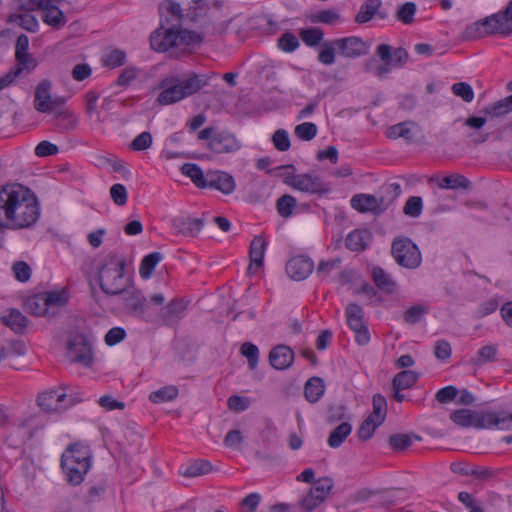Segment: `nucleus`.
<instances>
[{"label":"nucleus","mask_w":512,"mask_h":512,"mask_svg":"<svg viewBox=\"0 0 512 512\" xmlns=\"http://www.w3.org/2000/svg\"><path fill=\"white\" fill-rule=\"evenodd\" d=\"M209 78L205 74L194 72L169 74L159 82L161 92L157 97L160 105L179 102L199 92L208 85Z\"/></svg>","instance_id":"obj_1"},{"label":"nucleus","mask_w":512,"mask_h":512,"mask_svg":"<svg viewBox=\"0 0 512 512\" xmlns=\"http://www.w3.org/2000/svg\"><path fill=\"white\" fill-rule=\"evenodd\" d=\"M16 190L13 202L8 205L11 209L4 225L11 230L31 228L40 217L37 197L29 188L21 184Z\"/></svg>","instance_id":"obj_2"},{"label":"nucleus","mask_w":512,"mask_h":512,"mask_svg":"<svg viewBox=\"0 0 512 512\" xmlns=\"http://www.w3.org/2000/svg\"><path fill=\"white\" fill-rule=\"evenodd\" d=\"M125 259L116 254H108L99 264L98 281L101 290L107 295L123 294L131 286V280L124 275Z\"/></svg>","instance_id":"obj_3"},{"label":"nucleus","mask_w":512,"mask_h":512,"mask_svg":"<svg viewBox=\"0 0 512 512\" xmlns=\"http://www.w3.org/2000/svg\"><path fill=\"white\" fill-rule=\"evenodd\" d=\"M488 35L508 37L512 35V0L497 13L486 16L471 25L464 31L465 39H477Z\"/></svg>","instance_id":"obj_4"},{"label":"nucleus","mask_w":512,"mask_h":512,"mask_svg":"<svg viewBox=\"0 0 512 512\" xmlns=\"http://www.w3.org/2000/svg\"><path fill=\"white\" fill-rule=\"evenodd\" d=\"M61 466L66 472L67 481L79 485L90 468V453L87 447L72 444L61 457Z\"/></svg>","instance_id":"obj_5"},{"label":"nucleus","mask_w":512,"mask_h":512,"mask_svg":"<svg viewBox=\"0 0 512 512\" xmlns=\"http://www.w3.org/2000/svg\"><path fill=\"white\" fill-rule=\"evenodd\" d=\"M391 254L398 265L407 269H416L422 262L418 246L406 236H398L393 239Z\"/></svg>","instance_id":"obj_6"},{"label":"nucleus","mask_w":512,"mask_h":512,"mask_svg":"<svg viewBox=\"0 0 512 512\" xmlns=\"http://www.w3.org/2000/svg\"><path fill=\"white\" fill-rule=\"evenodd\" d=\"M80 401V397L67 394L64 387L46 390L37 396L38 406L48 413L66 410Z\"/></svg>","instance_id":"obj_7"},{"label":"nucleus","mask_w":512,"mask_h":512,"mask_svg":"<svg viewBox=\"0 0 512 512\" xmlns=\"http://www.w3.org/2000/svg\"><path fill=\"white\" fill-rule=\"evenodd\" d=\"M66 356L73 363L81 364L84 367H91L93 354L88 338L82 334H77L70 338L67 342Z\"/></svg>","instance_id":"obj_8"},{"label":"nucleus","mask_w":512,"mask_h":512,"mask_svg":"<svg viewBox=\"0 0 512 512\" xmlns=\"http://www.w3.org/2000/svg\"><path fill=\"white\" fill-rule=\"evenodd\" d=\"M285 182L293 188L311 194H325L330 188L320 177L310 173L287 176Z\"/></svg>","instance_id":"obj_9"},{"label":"nucleus","mask_w":512,"mask_h":512,"mask_svg":"<svg viewBox=\"0 0 512 512\" xmlns=\"http://www.w3.org/2000/svg\"><path fill=\"white\" fill-rule=\"evenodd\" d=\"M51 87L52 85L49 80H43L37 85L34 96V108L36 111L48 113L63 105V98H52Z\"/></svg>","instance_id":"obj_10"},{"label":"nucleus","mask_w":512,"mask_h":512,"mask_svg":"<svg viewBox=\"0 0 512 512\" xmlns=\"http://www.w3.org/2000/svg\"><path fill=\"white\" fill-rule=\"evenodd\" d=\"M363 310L355 304H349L346 308L347 323L351 330L355 333V340L359 345H366L370 341V334L367 326L363 321Z\"/></svg>","instance_id":"obj_11"},{"label":"nucleus","mask_w":512,"mask_h":512,"mask_svg":"<svg viewBox=\"0 0 512 512\" xmlns=\"http://www.w3.org/2000/svg\"><path fill=\"white\" fill-rule=\"evenodd\" d=\"M351 207L360 213L379 215L389 207L386 197H376L371 194H356L351 198Z\"/></svg>","instance_id":"obj_12"},{"label":"nucleus","mask_w":512,"mask_h":512,"mask_svg":"<svg viewBox=\"0 0 512 512\" xmlns=\"http://www.w3.org/2000/svg\"><path fill=\"white\" fill-rule=\"evenodd\" d=\"M177 27L176 25L165 27L162 23L161 27L150 36L151 48L156 51L165 52L172 47L178 46Z\"/></svg>","instance_id":"obj_13"},{"label":"nucleus","mask_w":512,"mask_h":512,"mask_svg":"<svg viewBox=\"0 0 512 512\" xmlns=\"http://www.w3.org/2000/svg\"><path fill=\"white\" fill-rule=\"evenodd\" d=\"M338 53L345 58H358L366 55L369 45L360 37L350 36L335 39Z\"/></svg>","instance_id":"obj_14"},{"label":"nucleus","mask_w":512,"mask_h":512,"mask_svg":"<svg viewBox=\"0 0 512 512\" xmlns=\"http://www.w3.org/2000/svg\"><path fill=\"white\" fill-rule=\"evenodd\" d=\"M206 188L216 189L225 195L232 194L236 188L233 176L224 171H208Z\"/></svg>","instance_id":"obj_15"},{"label":"nucleus","mask_w":512,"mask_h":512,"mask_svg":"<svg viewBox=\"0 0 512 512\" xmlns=\"http://www.w3.org/2000/svg\"><path fill=\"white\" fill-rule=\"evenodd\" d=\"M313 268V261L305 256L293 257L286 264L287 274L297 281L307 278L312 273Z\"/></svg>","instance_id":"obj_16"},{"label":"nucleus","mask_w":512,"mask_h":512,"mask_svg":"<svg viewBox=\"0 0 512 512\" xmlns=\"http://www.w3.org/2000/svg\"><path fill=\"white\" fill-rule=\"evenodd\" d=\"M208 148L218 154L235 152L240 145L232 134L228 132H217L207 143Z\"/></svg>","instance_id":"obj_17"},{"label":"nucleus","mask_w":512,"mask_h":512,"mask_svg":"<svg viewBox=\"0 0 512 512\" xmlns=\"http://www.w3.org/2000/svg\"><path fill=\"white\" fill-rule=\"evenodd\" d=\"M187 303L183 299H174L161 309L160 319L168 326L176 325L184 316Z\"/></svg>","instance_id":"obj_18"},{"label":"nucleus","mask_w":512,"mask_h":512,"mask_svg":"<svg viewBox=\"0 0 512 512\" xmlns=\"http://www.w3.org/2000/svg\"><path fill=\"white\" fill-rule=\"evenodd\" d=\"M204 225V218L176 217L172 220V226L177 234L186 237H195Z\"/></svg>","instance_id":"obj_19"},{"label":"nucleus","mask_w":512,"mask_h":512,"mask_svg":"<svg viewBox=\"0 0 512 512\" xmlns=\"http://www.w3.org/2000/svg\"><path fill=\"white\" fill-rule=\"evenodd\" d=\"M486 412H473L468 409H460L452 412L450 414V419L458 426L461 427H475V428H484L486 426H482V417H484Z\"/></svg>","instance_id":"obj_20"},{"label":"nucleus","mask_w":512,"mask_h":512,"mask_svg":"<svg viewBox=\"0 0 512 512\" xmlns=\"http://www.w3.org/2000/svg\"><path fill=\"white\" fill-rule=\"evenodd\" d=\"M293 361L294 352L286 345H278L269 353V362L274 369L285 370L292 365Z\"/></svg>","instance_id":"obj_21"},{"label":"nucleus","mask_w":512,"mask_h":512,"mask_svg":"<svg viewBox=\"0 0 512 512\" xmlns=\"http://www.w3.org/2000/svg\"><path fill=\"white\" fill-rule=\"evenodd\" d=\"M267 243L262 236H255L250 244V264L249 273H256L263 265V259L266 251Z\"/></svg>","instance_id":"obj_22"},{"label":"nucleus","mask_w":512,"mask_h":512,"mask_svg":"<svg viewBox=\"0 0 512 512\" xmlns=\"http://www.w3.org/2000/svg\"><path fill=\"white\" fill-rule=\"evenodd\" d=\"M42 20L45 24L54 29H61L65 26L67 19L62 10L53 4V0H47L46 7H42Z\"/></svg>","instance_id":"obj_23"},{"label":"nucleus","mask_w":512,"mask_h":512,"mask_svg":"<svg viewBox=\"0 0 512 512\" xmlns=\"http://www.w3.org/2000/svg\"><path fill=\"white\" fill-rule=\"evenodd\" d=\"M18 186L19 184H7L0 187V226H5L11 209L8 205L13 202Z\"/></svg>","instance_id":"obj_24"},{"label":"nucleus","mask_w":512,"mask_h":512,"mask_svg":"<svg viewBox=\"0 0 512 512\" xmlns=\"http://www.w3.org/2000/svg\"><path fill=\"white\" fill-rule=\"evenodd\" d=\"M482 421L485 422L482 426H486V429L495 426L500 430L512 431V413L486 412Z\"/></svg>","instance_id":"obj_25"},{"label":"nucleus","mask_w":512,"mask_h":512,"mask_svg":"<svg viewBox=\"0 0 512 512\" xmlns=\"http://www.w3.org/2000/svg\"><path fill=\"white\" fill-rule=\"evenodd\" d=\"M27 312L41 317H53L56 311H49L42 292L29 297L25 302Z\"/></svg>","instance_id":"obj_26"},{"label":"nucleus","mask_w":512,"mask_h":512,"mask_svg":"<svg viewBox=\"0 0 512 512\" xmlns=\"http://www.w3.org/2000/svg\"><path fill=\"white\" fill-rule=\"evenodd\" d=\"M410 126H414L413 122H401L390 126L385 134L390 139L403 138L406 142L412 143L417 141V137Z\"/></svg>","instance_id":"obj_27"},{"label":"nucleus","mask_w":512,"mask_h":512,"mask_svg":"<svg viewBox=\"0 0 512 512\" xmlns=\"http://www.w3.org/2000/svg\"><path fill=\"white\" fill-rule=\"evenodd\" d=\"M370 238L371 234L367 230L356 229L347 235L345 244L349 250L359 252L367 248Z\"/></svg>","instance_id":"obj_28"},{"label":"nucleus","mask_w":512,"mask_h":512,"mask_svg":"<svg viewBox=\"0 0 512 512\" xmlns=\"http://www.w3.org/2000/svg\"><path fill=\"white\" fill-rule=\"evenodd\" d=\"M49 311L64 307L70 298L66 288L42 292Z\"/></svg>","instance_id":"obj_29"},{"label":"nucleus","mask_w":512,"mask_h":512,"mask_svg":"<svg viewBox=\"0 0 512 512\" xmlns=\"http://www.w3.org/2000/svg\"><path fill=\"white\" fill-rule=\"evenodd\" d=\"M325 385L320 377L310 378L304 387V395L308 402L316 403L323 396Z\"/></svg>","instance_id":"obj_30"},{"label":"nucleus","mask_w":512,"mask_h":512,"mask_svg":"<svg viewBox=\"0 0 512 512\" xmlns=\"http://www.w3.org/2000/svg\"><path fill=\"white\" fill-rule=\"evenodd\" d=\"M124 294L125 307L130 313L141 314L144 312L145 298L141 292L137 290H129L127 288Z\"/></svg>","instance_id":"obj_31"},{"label":"nucleus","mask_w":512,"mask_h":512,"mask_svg":"<svg viewBox=\"0 0 512 512\" xmlns=\"http://www.w3.org/2000/svg\"><path fill=\"white\" fill-rule=\"evenodd\" d=\"M437 185L441 189H469L471 187V182L466 177L461 174H450L437 182Z\"/></svg>","instance_id":"obj_32"},{"label":"nucleus","mask_w":512,"mask_h":512,"mask_svg":"<svg viewBox=\"0 0 512 512\" xmlns=\"http://www.w3.org/2000/svg\"><path fill=\"white\" fill-rule=\"evenodd\" d=\"M1 320L16 333H23L28 325V319L18 309H10L8 316Z\"/></svg>","instance_id":"obj_33"},{"label":"nucleus","mask_w":512,"mask_h":512,"mask_svg":"<svg viewBox=\"0 0 512 512\" xmlns=\"http://www.w3.org/2000/svg\"><path fill=\"white\" fill-rule=\"evenodd\" d=\"M381 4V0H366L355 16V22L358 24L369 22L377 14Z\"/></svg>","instance_id":"obj_34"},{"label":"nucleus","mask_w":512,"mask_h":512,"mask_svg":"<svg viewBox=\"0 0 512 512\" xmlns=\"http://www.w3.org/2000/svg\"><path fill=\"white\" fill-rule=\"evenodd\" d=\"M181 172L189 177L196 187L206 188L207 173L204 174L202 169L194 163H185L181 166Z\"/></svg>","instance_id":"obj_35"},{"label":"nucleus","mask_w":512,"mask_h":512,"mask_svg":"<svg viewBox=\"0 0 512 512\" xmlns=\"http://www.w3.org/2000/svg\"><path fill=\"white\" fill-rule=\"evenodd\" d=\"M334 487V481L331 477H322L314 482V486L310 488L309 493L321 503L325 501Z\"/></svg>","instance_id":"obj_36"},{"label":"nucleus","mask_w":512,"mask_h":512,"mask_svg":"<svg viewBox=\"0 0 512 512\" xmlns=\"http://www.w3.org/2000/svg\"><path fill=\"white\" fill-rule=\"evenodd\" d=\"M352 426L349 422H342L334 428L328 439L327 443L331 448H338L342 445L345 439L351 434Z\"/></svg>","instance_id":"obj_37"},{"label":"nucleus","mask_w":512,"mask_h":512,"mask_svg":"<svg viewBox=\"0 0 512 512\" xmlns=\"http://www.w3.org/2000/svg\"><path fill=\"white\" fill-rule=\"evenodd\" d=\"M418 380V374L412 370H404L395 375L392 381L393 389L405 390L413 387Z\"/></svg>","instance_id":"obj_38"},{"label":"nucleus","mask_w":512,"mask_h":512,"mask_svg":"<svg viewBox=\"0 0 512 512\" xmlns=\"http://www.w3.org/2000/svg\"><path fill=\"white\" fill-rule=\"evenodd\" d=\"M7 21L9 23H15L21 26L23 29L29 31V32H36L39 27V23L37 18L34 15H31L29 13H22L17 14L13 13L10 14Z\"/></svg>","instance_id":"obj_39"},{"label":"nucleus","mask_w":512,"mask_h":512,"mask_svg":"<svg viewBox=\"0 0 512 512\" xmlns=\"http://www.w3.org/2000/svg\"><path fill=\"white\" fill-rule=\"evenodd\" d=\"M376 286L386 293H393L396 283L382 268L375 267L372 271Z\"/></svg>","instance_id":"obj_40"},{"label":"nucleus","mask_w":512,"mask_h":512,"mask_svg":"<svg viewBox=\"0 0 512 512\" xmlns=\"http://www.w3.org/2000/svg\"><path fill=\"white\" fill-rule=\"evenodd\" d=\"M16 65L10 70L15 73L16 77H19L23 72L30 73L32 72L36 66L37 61L35 58L31 56L29 53L15 55Z\"/></svg>","instance_id":"obj_41"},{"label":"nucleus","mask_w":512,"mask_h":512,"mask_svg":"<svg viewBox=\"0 0 512 512\" xmlns=\"http://www.w3.org/2000/svg\"><path fill=\"white\" fill-rule=\"evenodd\" d=\"M162 260L160 252H152L145 256L140 264L139 273L143 279H149L152 276L156 265Z\"/></svg>","instance_id":"obj_42"},{"label":"nucleus","mask_w":512,"mask_h":512,"mask_svg":"<svg viewBox=\"0 0 512 512\" xmlns=\"http://www.w3.org/2000/svg\"><path fill=\"white\" fill-rule=\"evenodd\" d=\"M126 62V53L125 51L115 48L107 51L103 58H102V64L103 66L115 69L117 67H121Z\"/></svg>","instance_id":"obj_43"},{"label":"nucleus","mask_w":512,"mask_h":512,"mask_svg":"<svg viewBox=\"0 0 512 512\" xmlns=\"http://www.w3.org/2000/svg\"><path fill=\"white\" fill-rule=\"evenodd\" d=\"M486 114L492 117H500L512 111V94L505 97L493 104L487 106L483 110Z\"/></svg>","instance_id":"obj_44"},{"label":"nucleus","mask_w":512,"mask_h":512,"mask_svg":"<svg viewBox=\"0 0 512 512\" xmlns=\"http://www.w3.org/2000/svg\"><path fill=\"white\" fill-rule=\"evenodd\" d=\"M387 414V402L381 394L373 396V412L368 416L377 424H382Z\"/></svg>","instance_id":"obj_45"},{"label":"nucleus","mask_w":512,"mask_h":512,"mask_svg":"<svg viewBox=\"0 0 512 512\" xmlns=\"http://www.w3.org/2000/svg\"><path fill=\"white\" fill-rule=\"evenodd\" d=\"M336 51L338 48L335 40L326 41L321 44V50L318 54V61L324 65H332L335 63Z\"/></svg>","instance_id":"obj_46"},{"label":"nucleus","mask_w":512,"mask_h":512,"mask_svg":"<svg viewBox=\"0 0 512 512\" xmlns=\"http://www.w3.org/2000/svg\"><path fill=\"white\" fill-rule=\"evenodd\" d=\"M159 10L161 14L166 13L171 16L172 20L175 21L174 25L180 26L183 14L179 3L172 0H165L160 4Z\"/></svg>","instance_id":"obj_47"},{"label":"nucleus","mask_w":512,"mask_h":512,"mask_svg":"<svg viewBox=\"0 0 512 512\" xmlns=\"http://www.w3.org/2000/svg\"><path fill=\"white\" fill-rule=\"evenodd\" d=\"M178 395V388L170 385L160 388L149 395L150 401L153 403H163L175 399Z\"/></svg>","instance_id":"obj_48"},{"label":"nucleus","mask_w":512,"mask_h":512,"mask_svg":"<svg viewBox=\"0 0 512 512\" xmlns=\"http://www.w3.org/2000/svg\"><path fill=\"white\" fill-rule=\"evenodd\" d=\"M341 259L335 258L327 261H321L317 267L316 273L322 279L328 278L333 271H338L341 276L344 275L343 272L340 271L341 268Z\"/></svg>","instance_id":"obj_49"},{"label":"nucleus","mask_w":512,"mask_h":512,"mask_svg":"<svg viewBox=\"0 0 512 512\" xmlns=\"http://www.w3.org/2000/svg\"><path fill=\"white\" fill-rule=\"evenodd\" d=\"M99 94L94 91H89L85 95V112L90 118H94L97 123H102L100 113L97 111V101Z\"/></svg>","instance_id":"obj_50"},{"label":"nucleus","mask_w":512,"mask_h":512,"mask_svg":"<svg viewBox=\"0 0 512 512\" xmlns=\"http://www.w3.org/2000/svg\"><path fill=\"white\" fill-rule=\"evenodd\" d=\"M496 355L497 347L495 345H486L477 352V355L475 358H473L472 363L480 366L494 361L496 359Z\"/></svg>","instance_id":"obj_51"},{"label":"nucleus","mask_w":512,"mask_h":512,"mask_svg":"<svg viewBox=\"0 0 512 512\" xmlns=\"http://www.w3.org/2000/svg\"><path fill=\"white\" fill-rule=\"evenodd\" d=\"M212 471V465L207 460H198L189 465L183 475L187 477H197L208 474Z\"/></svg>","instance_id":"obj_52"},{"label":"nucleus","mask_w":512,"mask_h":512,"mask_svg":"<svg viewBox=\"0 0 512 512\" xmlns=\"http://www.w3.org/2000/svg\"><path fill=\"white\" fill-rule=\"evenodd\" d=\"M2 358L9 356H23L26 353V346L20 340L8 342L0 348Z\"/></svg>","instance_id":"obj_53"},{"label":"nucleus","mask_w":512,"mask_h":512,"mask_svg":"<svg viewBox=\"0 0 512 512\" xmlns=\"http://www.w3.org/2000/svg\"><path fill=\"white\" fill-rule=\"evenodd\" d=\"M300 36L307 46L313 47L321 43L324 33L319 28H308L302 30Z\"/></svg>","instance_id":"obj_54"},{"label":"nucleus","mask_w":512,"mask_h":512,"mask_svg":"<svg viewBox=\"0 0 512 512\" xmlns=\"http://www.w3.org/2000/svg\"><path fill=\"white\" fill-rule=\"evenodd\" d=\"M317 131V126L312 122L301 123L294 129L295 135L303 141L312 140L316 136Z\"/></svg>","instance_id":"obj_55"},{"label":"nucleus","mask_w":512,"mask_h":512,"mask_svg":"<svg viewBox=\"0 0 512 512\" xmlns=\"http://www.w3.org/2000/svg\"><path fill=\"white\" fill-rule=\"evenodd\" d=\"M241 354L248 360L249 368L254 370L257 367L259 359V349L256 345L250 342H245L241 346Z\"/></svg>","instance_id":"obj_56"},{"label":"nucleus","mask_w":512,"mask_h":512,"mask_svg":"<svg viewBox=\"0 0 512 512\" xmlns=\"http://www.w3.org/2000/svg\"><path fill=\"white\" fill-rule=\"evenodd\" d=\"M453 94L463 101L470 103L474 99V91L470 84L467 82H457L451 87Z\"/></svg>","instance_id":"obj_57"},{"label":"nucleus","mask_w":512,"mask_h":512,"mask_svg":"<svg viewBox=\"0 0 512 512\" xmlns=\"http://www.w3.org/2000/svg\"><path fill=\"white\" fill-rule=\"evenodd\" d=\"M416 4L414 2H406L398 8L396 17L397 20L404 24H410L414 20L416 13Z\"/></svg>","instance_id":"obj_58"},{"label":"nucleus","mask_w":512,"mask_h":512,"mask_svg":"<svg viewBox=\"0 0 512 512\" xmlns=\"http://www.w3.org/2000/svg\"><path fill=\"white\" fill-rule=\"evenodd\" d=\"M426 313H428V307L418 304L407 309L403 315V318L404 321L408 324H416Z\"/></svg>","instance_id":"obj_59"},{"label":"nucleus","mask_w":512,"mask_h":512,"mask_svg":"<svg viewBox=\"0 0 512 512\" xmlns=\"http://www.w3.org/2000/svg\"><path fill=\"white\" fill-rule=\"evenodd\" d=\"M272 142L274 147L281 152L289 150L291 143L289 134L285 129H278L272 136Z\"/></svg>","instance_id":"obj_60"},{"label":"nucleus","mask_w":512,"mask_h":512,"mask_svg":"<svg viewBox=\"0 0 512 512\" xmlns=\"http://www.w3.org/2000/svg\"><path fill=\"white\" fill-rule=\"evenodd\" d=\"M380 425L381 424H377L372 418L367 417L358 428L357 435L359 439L362 441L369 440L373 436L376 428Z\"/></svg>","instance_id":"obj_61"},{"label":"nucleus","mask_w":512,"mask_h":512,"mask_svg":"<svg viewBox=\"0 0 512 512\" xmlns=\"http://www.w3.org/2000/svg\"><path fill=\"white\" fill-rule=\"evenodd\" d=\"M388 442L393 450L403 451L412 444V437L408 434H394L389 437Z\"/></svg>","instance_id":"obj_62"},{"label":"nucleus","mask_w":512,"mask_h":512,"mask_svg":"<svg viewBox=\"0 0 512 512\" xmlns=\"http://www.w3.org/2000/svg\"><path fill=\"white\" fill-rule=\"evenodd\" d=\"M110 197L117 206H124L128 200L127 189L123 184H114L110 188Z\"/></svg>","instance_id":"obj_63"},{"label":"nucleus","mask_w":512,"mask_h":512,"mask_svg":"<svg viewBox=\"0 0 512 512\" xmlns=\"http://www.w3.org/2000/svg\"><path fill=\"white\" fill-rule=\"evenodd\" d=\"M296 201L291 195H283L277 200V210L282 217H289L295 207Z\"/></svg>","instance_id":"obj_64"}]
</instances>
